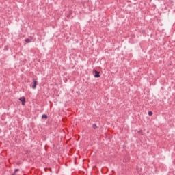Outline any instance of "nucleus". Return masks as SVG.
Listing matches in <instances>:
<instances>
[{
	"instance_id": "1",
	"label": "nucleus",
	"mask_w": 175,
	"mask_h": 175,
	"mask_svg": "<svg viewBox=\"0 0 175 175\" xmlns=\"http://www.w3.org/2000/svg\"><path fill=\"white\" fill-rule=\"evenodd\" d=\"M94 77H96V79L100 77V72L94 70Z\"/></svg>"
},
{
	"instance_id": "2",
	"label": "nucleus",
	"mask_w": 175,
	"mask_h": 175,
	"mask_svg": "<svg viewBox=\"0 0 175 175\" xmlns=\"http://www.w3.org/2000/svg\"><path fill=\"white\" fill-rule=\"evenodd\" d=\"M33 85H32V88L33 90H36V85H38V81H36V79H33Z\"/></svg>"
},
{
	"instance_id": "3",
	"label": "nucleus",
	"mask_w": 175,
	"mask_h": 175,
	"mask_svg": "<svg viewBox=\"0 0 175 175\" xmlns=\"http://www.w3.org/2000/svg\"><path fill=\"white\" fill-rule=\"evenodd\" d=\"M19 100H20V102H22L23 106L25 105V97H24V96L20 97Z\"/></svg>"
},
{
	"instance_id": "4",
	"label": "nucleus",
	"mask_w": 175,
	"mask_h": 175,
	"mask_svg": "<svg viewBox=\"0 0 175 175\" xmlns=\"http://www.w3.org/2000/svg\"><path fill=\"white\" fill-rule=\"evenodd\" d=\"M42 119L47 120L48 116H47V115H46V114H43V115L42 116Z\"/></svg>"
},
{
	"instance_id": "5",
	"label": "nucleus",
	"mask_w": 175,
	"mask_h": 175,
	"mask_svg": "<svg viewBox=\"0 0 175 175\" xmlns=\"http://www.w3.org/2000/svg\"><path fill=\"white\" fill-rule=\"evenodd\" d=\"M25 41L26 42V43H31V39L29 38L25 39Z\"/></svg>"
},
{
	"instance_id": "6",
	"label": "nucleus",
	"mask_w": 175,
	"mask_h": 175,
	"mask_svg": "<svg viewBox=\"0 0 175 175\" xmlns=\"http://www.w3.org/2000/svg\"><path fill=\"white\" fill-rule=\"evenodd\" d=\"M92 128L93 129H96V128H98V126H96V124H93Z\"/></svg>"
},
{
	"instance_id": "7",
	"label": "nucleus",
	"mask_w": 175,
	"mask_h": 175,
	"mask_svg": "<svg viewBox=\"0 0 175 175\" xmlns=\"http://www.w3.org/2000/svg\"><path fill=\"white\" fill-rule=\"evenodd\" d=\"M71 15H72V12L70 11V12H69V14L67 16V17H70Z\"/></svg>"
},
{
	"instance_id": "8",
	"label": "nucleus",
	"mask_w": 175,
	"mask_h": 175,
	"mask_svg": "<svg viewBox=\"0 0 175 175\" xmlns=\"http://www.w3.org/2000/svg\"><path fill=\"white\" fill-rule=\"evenodd\" d=\"M71 15H72V12L70 11V12H69V14L67 16V17H70Z\"/></svg>"
},
{
	"instance_id": "9",
	"label": "nucleus",
	"mask_w": 175,
	"mask_h": 175,
	"mask_svg": "<svg viewBox=\"0 0 175 175\" xmlns=\"http://www.w3.org/2000/svg\"><path fill=\"white\" fill-rule=\"evenodd\" d=\"M148 116H152V111H149V112H148Z\"/></svg>"
},
{
	"instance_id": "10",
	"label": "nucleus",
	"mask_w": 175,
	"mask_h": 175,
	"mask_svg": "<svg viewBox=\"0 0 175 175\" xmlns=\"http://www.w3.org/2000/svg\"><path fill=\"white\" fill-rule=\"evenodd\" d=\"M14 172L15 173H17V172H20V169H15Z\"/></svg>"
},
{
	"instance_id": "11",
	"label": "nucleus",
	"mask_w": 175,
	"mask_h": 175,
	"mask_svg": "<svg viewBox=\"0 0 175 175\" xmlns=\"http://www.w3.org/2000/svg\"><path fill=\"white\" fill-rule=\"evenodd\" d=\"M48 170H49V172H51V168H48Z\"/></svg>"
},
{
	"instance_id": "12",
	"label": "nucleus",
	"mask_w": 175,
	"mask_h": 175,
	"mask_svg": "<svg viewBox=\"0 0 175 175\" xmlns=\"http://www.w3.org/2000/svg\"><path fill=\"white\" fill-rule=\"evenodd\" d=\"M64 122H65L66 120L65 119L63 120Z\"/></svg>"
}]
</instances>
